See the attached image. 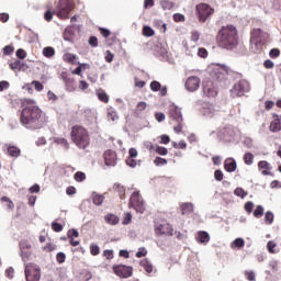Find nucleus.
<instances>
[{"label": "nucleus", "instance_id": "nucleus-1", "mask_svg": "<svg viewBox=\"0 0 281 281\" xmlns=\"http://www.w3.org/2000/svg\"><path fill=\"white\" fill-rule=\"evenodd\" d=\"M20 122L24 128H29L30 131L43 128L45 125V114H43V110L37 106L36 101L32 99L24 100Z\"/></svg>", "mask_w": 281, "mask_h": 281}, {"label": "nucleus", "instance_id": "nucleus-2", "mask_svg": "<svg viewBox=\"0 0 281 281\" xmlns=\"http://www.w3.org/2000/svg\"><path fill=\"white\" fill-rule=\"evenodd\" d=\"M220 47L224 49H235L238 45V31L234 25L223 26L217 33Z\"/></svg>", "mask_w": 281, "mask_h": 281}, {"label": "nucleus", "instance_id": "nucleus-3", "mask_svg": "<svg viewBox=\"0 0 281 281\" xmlns=\"http://www.w3.org/2000/svg\"><path fill=\"white\" fill-rule=\"evenodd\" d=\"M267 41H269V33L261 29H254L250 32V52H252V54H260Z\"/></svg>", "mask_w": 281, "mask_h": 281}, {"label": "nucleus", "instance_id": "nucleus-4", "mask_svg": "<svg viewBox=\"0 0 281 281\" xmlns=\"http://www.w3.org/2000/svg\"><path fill=\"white\" fill-rule=\"evenodd\" d=\"M71 139L78 148H87L89 145V132H87V128L76 125L71 130Z\"/></svg>", "mask_w": 281, "mask_h": 281}, {"label": "nucleus", "instance_id": "nucleus-5", "mask_svg": "<svg viewBox=\"0 0 281 281\" xmlns=\"http://www.w3.org/2000/svg\"><path fill=\"white\" fill-rule=\"evenodd\" d=\"M209 74L215 82H225L227 80V68L221 65H213L209 69Z\"/></svg>", "mask_w": 281, "mask_h": 281}, {"label": "nucleus", "instance_id": "nucleus-6", "mask_svg": "<svg viewBox=\"0 0 281 281\" xmlns=\"http://www.w3.org/2000/svg\"><path fill=\"white\" fill-rule=\"evenodd\" d=\"M74 10L71 0H59L56 9L58 19H69V13Z\"/></svg>", "mask_w": 281, "mask_h": 281}, {"label": "nucleus", "instance_id": "nucleus-7", "mask_svg": "<svg viewBox=\"0 0 281 281\" xmlns=\"http://www.w3.org/2000/svg\"><path fill=\"white\" fill-rule=\"evenodd\" d=\"M198 12V18L202 23H205L212 14H214V9L207 3H200L195 7Z\"/></svg>", "mask_w": 281, "mask_h": 281}, {"label": "nucleus", "instance_id": "nucleus-8", "mask_svg": "<svg viewBox=\"0 0 281 281\" xmlns=\"http://www.w3.org/2000/svg\"><path fill=\"white\" fill-rule=\"evenodd\" d=\"M24 273L26 281H41V268L34 263L26 265Z\"/></svg>", "mask_w": 281, "mask_h": 281}, {"label": "nucleus", "instance_id": "nucleus-9", "mask_svg": "<svg viewBox=\"0 0 281 281\" xmlns=\"http://www.w3.org/2000/svg\"><path fill=\"white\" fill-rule=\"evenodd\" d=\"M128 205L130 207H134V210L139 214H144L146 210V207L144 206V200H142L138 191H134L132 193Z\"/></svg>", "mask_w": 281, "mask_h": 281}, {"label": "nucleus", "instance_id": "nucleus-10", "mask_svg": "<svg viewBox=\"0 0 281 281\" xmlns=\"http://www.w3.org/2000/svg\"><path fill=\"white\" fill-rule=\"evenodd\" d=\"M247 91H249V82H247V80H239L234 85L231 93L233 98H240L241 95H245Z\"/></svg>", "mask_w": 281, "mask_h": 281}, {"label": "nucleus", "instance_id": "nucleus-11", "mask_svg": "<svg viewBox=\"0 0 281 281\" xmlns=\"http://www.w3.org/2000/svg\"><path fill=\"white\" fill-rule=\"evenodd\" d=\"M155 232L158 236H173V229L167 222L156 223Z\"/></svg>", "mask_w": 281, "mask_h": 281}, {"label": "nucleus", "instance_id": "nucleus-12", "mask_svg": "<svg viewBox=\"0 0 281 281\" xmlns=\"http://www.w3.org/2000/svg\"><path fill=\"white\" fill-rule=\"evenodd\" d=\"M200 106V113L204 115V117H213L214 113H216V109H214V104L205 101L198 102Z\"/></svg>", "mask_w": 281, "mask_h": 281}, {"label": "nucleus", "instance_id": "nucleus-13", "mask_svg": "<svg viewBox=\"0 0 281 281\" xmlns=\"http://www.w3.org/2000/svg\"><path fill=\"white\" fill-rule=\"evenodd\" d=\"M113 271L119 278H131L133 276V267L124 265L114 266Z\"/></svg>", "mask_w": 281, "mask_h": 281}, {"label": "nucleus", "instance_id": "nucleus-14", "mask_svg": "<svg viewBox=\"0 0 281 281\" xmlns=\"http://www.w3.org/2000/svg\"><path fill=\"white\" fill-rule=\"evenodd\" d=\"M202 91L203 95L206 98H216V88L214 87V82L206 80L202 82Z\"/></svg>", "mask_w": 281, "mask_h": 281}, {"label": "nucleus", "instance_id": "nucleus-15", "mask_svg": "<svg viewBox=\"0 0 281 281\" xmlns=\"http://www.w3.org/2000/svg\"><path fill=\"white\" fill-rule=\"evenodd\" d=\"M199 85H201V79L196 76H191L187 79L184 87L187 90L193 92L199 89Z\"/></svg>", "mask_w": 281, "mask_h": 281}, {"label": "nucleus", "instance_id": "nucleus-16", "mask_svg": "<svg viewBox=\"0 0 281 281\" xmlns=\"http://www.w3.org/2000/svg\"><path fill=\"white\" fill-rule=\"evenodd\" d=\"M169 116L173 122H183V115L181 114V109L179 106L171 104L169 106Z\"/></svg>", "mask_w": 281, "mask_h": 281}, {"label": "nucleus", "instance_id": "nucleus-17", "mask_svg": "<svg viewBox=\"0 0 281 281\" xmlns=\"http://www.w3.org/2000/svg\"><path fill=\"white\" fill-rule=\"evenodd\" d=\"M217 137L223 142H232V138L234 137V132L229 127H223L218 131Z\"/></svg>", "mask_w": 281, "mask_h": 281}, {"label": "nucleus", "instance_id": "nucleus-18", "mask_svg": "<svg viewBox=\"0 0 281 281\" xmlns=\"http://www.w3.org/2000/svg\"><path fill=\"white\" fill-rule=\"evenodd\" d=\"M105 166H115L117 164V155L113 150H106L103 155Z\"/></svg>", "mask_w": 281, "mask_h": 281}, {"label": "nucleus", "instance_id": "nucleus-19", "mask_svg": "<svg viewBox=\"0 0 281 281\" xmlns=\"http://www.w3.org/2000/svg\"><path fill=\"white\" fill-rule=\"evenodd\" d=\"M195 240L200 245H207L210 243V234L205 231H200L195 236Z\"/></svg>", "mask_w": 281, "mask_h": 281}, {"label": "nucleus", "instance_id": "nucleus-20", "mask_svg": "<svg viewBox=\"0 0 281 281\" xmlns=\"http://www.w3.org/2000/svg\"><path fill=\"white\" fill-rule=\"evenodd\" d=\"M224 168L226 172H235L238 165L236 164V159L234 158H226L224 161Z\"/></svg>", "mask_w": 281, "mask_h": 281}, {"label": "nucleus", "instance_id": "nucleus-21", "mask_svg": "<svg viewBox=\"0 0 281 281\" xmlns=\"http://www.w3.org/2000/svg\"><path fill=\"white\" fill-rule=\"evenodd\" d=\"M273 120L274 122L270 123V131L271 133H279L281 131V122H280V116L278 114H273Z\"/></svg>", "mask_w": 281, "mask_h": 281}, {"label": "nucleus", "instance_id": "nucleus-22", "mask_svg": "<svg viewBox=\"0 0 281 281\" xmlns=\"http://www.w3.org/2000/svg\"><path fill=\"white\" fill-rule=\"evenodd\" d=\"M9 157H21V149L14 145L7 146Z\"/></svg>", "mask_w": 281, "mask_h": 281}, {"label": "nucleus", "instance_id": "nucleus-23", "mask_svg": "<svg viewBox=\"0 0 281 281\" xmlns=\"http://www.w3.org/2000/svg\"><path fill=\"white\" fill-rule=\"evenodd\" d=\"M113 190L117 192L120 199L124 201L126 199V188L120 183H114Z\"/></svg>", "mask_w": 281, "mask_h": 281}, {"label": "nucleus", "instance_id": "nucleus-24", "mask_svg": "<svg viewBox=\"0 0 281 281\" xmlns=\"http://www.w3.org/2000/svg\"><path fill=\"white\" fill-rule=\"evenodd\" d=\"M104 221L108 223V225H117V223H120V217H117L115 214L108 213L104 216Z\"/></svg>", "mask_w": 281, "mask_h": 281}, {"label": "nucleus", "instance_id": "nucleus-25", "mask_svg": "<svg viewBox=\"0 0 281 281\" xmlns=\"http://www.w3.org/2000/svg\"><path fill=\"white\" fill-rule=\"evenodd\" d=\"M74 27H76V25H70L67 26L64 31V41H67L68 43H70L71 41V36H74L76 33L74 32Z\"/></svg>", "mask_w": 281, "mask_h": 281}, {"label": "nucleus", "instance_id": "nucleus-26", "mask_svg": "<svg viewBox=\"0 0 281 281\" xmlns=\"http://www.w3.org/2000/svg\"><path fill=\"white\" fill-rule=\"evenodd\" d=\"M182 214H192L194 212V204L187 202L181 205Z\"/></svg>", "mask_w": 281, "mask_h": 281}, {"label": "nucleus", "instance_id": "nucleus-27", "mask_svg": "<svg viewBox=\"0 0 281 281\" xmlns=\"http://www.w3.org/2000/svg\"><path fill=\"white\" fill-rule=\"evenodd\" d=\"M92 201H93L94 205H102V203H104V195L93 192Z\"/></svg>", "mask_w": 281, "mask_h": 281}, {"label": "nucleus", "instance_id": "nucleus-28", "mask_svg": "<svg viewBox=\"0 0 281 281\" xmlns=\"http://www.w3.org/2000/svg\"><path fill=\"white\" fill-rule=\"evenodd\" d=\"M56 54V50L52 46H46L43 48V56L45 58H52Z\"/></svg>", "mask_w": 281, "mask_h": 281}, {"label": "nucleus", "instance_id": "nucleus-29", "mask_svg": "<svg viewBox=\"0 0 281 281\" xmlns=\"http://www.w3.org/2000/svg\"><path fill=\"white\" fill-rule=\"evenodd\" d=\"M55 144L63 146L66 150H69V142L66 138L56 137L54 138Z\"/></svg>", "mask_w": 281, "mask_h": 281}, {"label": "nucleus", "instance_id": "nucleus-30", "mask_svg": "<svg viewBox=\"0 0 281 281\" xmlns=\"http://www.w3.org/2000/svg\"><path fill=\"white\" fill-rule=\"evenodd\" d=\"M160 7L162 10H172V8H175V2L170 0H162L160 1Z\"/></svg>", "mask_w": 281, "mask_h": 281}, {"label": "nucleus", "instance_id": "nucleus-31", "mask_svg": "<svg viewBox=\"0 0 281 281\" xmlns=\"http://www.w3.org/2000/svg\"><path fill=\"white\" fill-rule=\"evenodd\" d=\"M273 212L267 211L265 214V223L266 225H273Z\"/></svg>", "mask_w": 281, "mask_h": 281}, {"label": "nucleus", "instance_id": "nucleus-32", "mask_svg": "<svg viewBox=\"0 0 281 281\" xmlns=\"http://www.w3.org/2000/svg\"><path fill=\"white\" fill-rule=\"evenodd\" d=\"M247 191H245L243 188L238 187L234 190V195L238 196L239 199H245L247 196Z\"/></svg>", "mask_w": 281, "mask_h": 281}, {"label": "nucleus", "instance_id": "nucleus-33", "mask_svg": "<svg viewBox=\"0 0 281 281\" xmlns=\"http://www.w3.org/2000/svg\"><path fill=\"white\" fill-rule=\"evenodd\" d=\"M20 249H21V256L22 260H27L30 256H32V252L25 250V244H20Z\"/></svg>", "mask_w": 281, "mask_h": 281}, {"label": "nucleus", "instance_id": "nucleus-34", "mask_svg": "<svg viewBox=\"0 0 281 281\" xmlns=\"http://www.w3.org/2000/svg\"><path fill=\"white\" fill-rule=\"evenodd\" d=\"M265 214V207L262 205H258L256 210L254 211L255 218H261Z\"/></svg>", "mask_w": 281, "mask_h": 281}, {"label": "nucleus", "instance_id": "nucleus-35", "mask_svg": "<svg viewBox=\"0 0 281 281\" xmlns=\"http://www.w3.org/2000/svg\"><path fill=\"white\" fill-rule=\"evenodd\" d=\"M244 161H245L246 166H251V164H254V154H251L249 151L246 153L244 155Z\"/></svg>", "mask_w": 281, "mask_h": 281}, {"label": "nucleus", "instance_id": "nucleus-36", "mask_svg": "<svg viewBox=\"0 0 281 281\" xmlns=\"http://www.w3.org/2000/svg\"><path fill=\"white\" fill-rule=\"evenodd\" d=\"M244 276L248 281H256V272H254V270H246Z\"/></svg>", "mask_w": 281, "mask_h": 281}, {"label": "nucleus", "instance_id": "nucleus-37", "mask_svg": "<svg viewBox=\"0 0 281 281\" xmlns=\"http://www.w3.org/2000/svg\"><path fill=\"white\" fill-rule=\"evenodd\" d=\"M232 247H237V249H240V248L245 247V239H243L240 237L236 238L233 241Z\"/></svg>", "mask_w": 281, "mask_h": 281}, {"label": "nucleus", "instance_id": "nucleus-38", "mask_svg": "<svg viewBox=\"0 0 281 281\" xmlns=\"http://www.w3.org/2000/svg\"><path fill=\"white\" fill-rule=\"evenodd\" d=\"M64 60L66 63H70L71 65H74V63L76 61V55L71 54V53H66L64 55Z\"/></svg>", "mask_w": 281, "mask_h": 281}, {"label": "nucleus", "instance_id": "nucleus-39", "mask_svg": "<svg viewBox=\"0 0 281 281\" xmlns=\"http://www.w3.org/2000/svg\"><path fill=\"white\" fill-rule=\"evenodd\" d=\"M142 265H143L146 273H153V263H150V261L144 260V261H142Z\"/></svg>", "mask_w": 281, "mask_h": 281}, {"label": "nucleus", "instance_id": "nucleus-40", "mask_svg": "<svg viewBox=\"0 0 281 281\" xmlns=\"http://www.w3.org/2000/svg\"><path fill=\"white\" fill-rule=\"evenodd\" d=\"M15 56L20 58V60H25L27 58V53L23 48H19L15 53Z\"/></svg>", "mask_w": 281, "mask_h": 281}, {"label": "nucleus", "instance_id": "nucleus-41", "mask_svg": "<svg viewBox=\"0 0 281 281\" xmlns=\"http://www.w3.org/2000/svg\"><path fill=\"white\" fill-rule=\"evenodd\" d=\"M108 120H111V122H117V120H119L117 112H115L113 110H109L108 111Z\"/></svg>", "mask_w": 281, "mask_h": 281}, {"label": "nucleus", "instance_id": "nucleus-42", "mask_svg": "<svg viewBox=\"0 0 281 281\" xmlns=\"http://www.w3.org/2000/svg\"><path fill=\"white\" fill-rule=\"evenodd\" d=\"M98 98L101 102H104L105 104L109 103V94H106V92H98Z\"/></svg>", "mask_w": 281, "mask_h": 281}, {"label": "nucleus", "instance_id": "nucleus-43", "mask_svg": "<svg viewBox=\"0 0 281 281\" xmlns=\"http://www.w3.org/2000/svg\"><path fill=\"white\" fill-rule=\"evenodd\" d=\"M241 144H244V146H246L247 148H254V139L249 137H244Z\"/></svg>", "mask_w": 281, "mask_h": 281}, {"label": "nucleus", "instance_id": "nucleus-44", "mask_svg": "<svg viewBox=\"0 0 281 281\" xmlns=\"http://www.w3.org/2000/svg\"><path fill=\"white\" fill-rule=\"evenodd\" d=\"M143 34L144 36H155V31L150 26H144Z\"/></svg>", "mask_w": 281, "mask_h": 281}, {"label": "nucleus", "instance_id": "nucleus-45", "mask_svg": "<svg viewBox=\"0 0 281 281\" xmlns=\"http://www.w3.org/2000/svg\"><path fill=\"white\" fill-rule=\"evenodd\" d=\"M66 90L71 92V91H76V86L74 85V80L72 79H67L66 81Z\"/></svg>", "mask_w": 281, "mask_h": 281}, {"label": "nucleus", "instance_id": "nucleus-46", "mask_svg": "<svg viewBox=\"0 0 281 281\" xmlns=\"http://www.w3.org/2000/svg\"><path fill=\"white\" fill-rule=\"evenodd\" d=\"M85 179H87V175H85V172L77 171L75 173V180H77L78 182H82V181H85Z\"/></svg>", "mask_w": 281, "mask_h": 281}, {"label": "nucleus", "instance_id": "nucleus-47", "mask_svg": "<svg viewBox=\"0 0 281 281\" xmlns=\"http://www.w3.org/2000/svg\"><path fill=\"white\" fill-rule=\"evenodd\" d=\"M90 254L92 256H98V254H100V246L95 245V244H91L90 245Z\"/></svg>", "mask_w": 281, "mask_h": 281}, {"label": "nucleus", "instance_id": "nucleus-48", "mask_svg": "<svg viewBox=\"0 0 281 281\" xmlns=\"http://www.w3.org/2000/svg\"><path fill=\"white\" fill-rule=\"evenodd\" d=\"M258 167L260 170H271L270 165L267 162V160H261L258 162Z\"/></svg>", "mask_w": 281, "mask_h": 281}, {"label": "nucleus", "instance_id": "nucleus-49", "mask_svg": "<svg viewBox=\"0 0 281 281\" xmlns=\"http://www.w3.org/2000/svg\"><path fill=\"white\" fill-rule=\"evenodd\" d=\"M154 164L155 166H166V164H168V160L161 157H156Z\"/></svg>", "mask_w": 281, "mask_h": 281}, {"label": "nucleus", "instance_id": "nucleus-50", "mask_svg": "<svg viewBox=\"0 0 281 281\" xmlns=\"http://www.w3.org/2000/svg\"><path fill=\"white\" fill-rule=\"evenodd\" d=\"M244 209L247 212V214H251V212H254V202H246Z\"/></svg>", "mask_w": 281, "mask_h": 281}, {"label": "nucleus", "instance_id": "nucleus-51", "mask_svg": "<svg viewBox=\"0 0 281 281\" xmlns=\"http://www.w3.org/2000/svg\"><path fill=\"white\" fill-rule=\"evenodd\" d=\"M66 259H67V256L65 255V252H58L56 255V260L59 265H63V262H65Z\"/></svg>", "mask_w": 281, "mask_h": 281}, {"label": "nucleus", "instance_id": "nucleus-52", "mask_svg": "<svg viewBox=\"0 0 281 281\" xmlns=\"http://www.w3.org/2000/svg\"><path fill=\"white\" fill-rule=\"evenodd\" d=\"M173 21H176V23H181V22L186 21V15H183L181 13H175Z\"/></svg>", "mask_w": 281, "mask_h": 281}, {"label": "nucleus", "instance_id": "nucleus-53", "mask_svg": "<svg viewBox=\"0 0 281 281\" xmlns=\"http://www.w3.org/2000/svg\"><path fill=\"white\" fill-rule=\"evenodd\" d=\"M150 89L151 91H159L161 89V83L159 81H151Z\"/></svg>", "mask_w": 281, "mask_h": 281}, {"label": "nucleus", "instance_id": "nucleus-54", "mask_svg": "<svg viewBox=\"0 0 281 281\" xmlns=\"http://www.w3.org/2000/svg\"><path fill=\"white\" fill-rule=\"evenodd\" d=\"M223 171L221 169H217L214 171V179L215 181H223Z\"/></svg>", "mask_w": 281, "mask_h": 281}, {"label": "nucleus", "instance_id": "nucleus-55", "mask_svg": "<svg viewBox=\"0 0 281 281\" xmlns=\"http://www.w3.org/2000/svg\"><path fill=\"white\" fill-rule=\"evenodd\" d=\"M14 53V47L12 45H7L4 48H3V54L4 56H10L11 54Z\"/></svg>", "mask_w": 281, "mask_h": 281}, {"label": "nucleus", "instance_id": "nucleus-56", "mask_svg": "<svg viewBox=\"0 0 281 281\" xmlns=\"http://www.w3.org/2000/svg\"><path fill=\"white\" fill-rule=\"evenodd\" d=\"M156 153H158V155H161L164 157V156L168 155V148L157 146L156 147Z\"/></svg>", "mask_w": 281, "mask_h": 281}, {"label": "nucleus", "instance_id": "nucleus-57", "mask_svg": "<svg viewBox=\"0 0 281 281\" xmlns=\"http://www.w3.org/2000/svg\"><path fill=\"white\" fill-rule=\"evenodd\" d=\"M80 236V233L76 228L68 231V238H78Z\"/></svg>", "mask_w": 281, "mask_h": 281}, {"label": "nucleus", "instance_id": "nucleus-58", "mask_svg": "<svg viewBox=\"0 0 281 281\" xmlns=\"http://www.w3.org/2000/svg\"><path fill=\"white\" fill-rule=\"evenodd\" d=\"M126 165L130 167V168H136L137 166V160H135V158H127L126 159Z\"/></svg>", "mask_w": 281, "mask_h": 281}, {"label": "nucleus", "instance_id": "nucleus-59", "mask_svg": "<svg viewBox=\"0 0 281 281\" xmlns=\"http://www.w3.org/2000/svg\"><path fill=\"white\" fill-rule=\"evenodd\" d=\"M199 38H201V33H199V31H193L191 33V41L193 43H196V41H199Z\"/></svg>", "mask_w": 281, "mask_h": 281}, {"label": "nucleus", "instance_id": "nucleus-60", "mask_svg": "<svg viewBox=\"0 0 281 281\" xmlns=\"http://www.w3.org/2000/svg\"><path fill=\"white\" fill-rule=\"evenodd\" d=\"M146 254H148V251L146 250V248L142 247L136 252V258H144V256H146Z\"/></svg>", "mask_w": 281, "mask_h": 281}, {"label": "nucleus", "instance_id": "nucleus-61", "mask_svg": "<svg viewBox=\"0 0 281 281\" xmlns=\"http://www.w3.org/2000/svg\"><path fill=\"white\" fill-rule=\"evenodd\" d=\"M270 58H278L280 56V49L278 48H272L269 53Z\"/></svg>", "mask_w": 281, "mask_h": 281}, {"label": "nucleus", "instance_id": "nucleus-62", "mask_svg": "<svg viewBox=\"0 0 281 281\" xmlns=\"http://www.w3.org/2000/svg\"><path fill=\"white\" fill-rule=\"evenodd\" d=\"M198 56H200V58H207V49L199 48L198 49Z\"/></svg>", "mask_w": 281, "mask_h": 281}, {"label": "nucleus", "instance_id": "nucleus-63", "mask_svg": "<svg viewBox=\"0 0 281 281\" xmlns=\"http://www.w3.org/2000/svg\"><path fill=\"white\" fill-rule=\"evenodd\" d=\"M52 228L54 229V232H60L63 229V224H59L57 222H53Z\"/></svg>", "mask_w": 281, "mask_h": 281}, {"label": "nucleus", "instance_id": "nucleus-64", "mask_svg": "<svg viewBox=\"0 0 281 281\" xmlns=\"http://www.w3.org/2000/svg\"><path fill=\"white\" fill-rule=\"evenodd\" d=\"M89 45H91V47H98V37L91 36L89 38Z\"/></svg>", "mask_w": 281, "mask_h": 281}]
</instances>
